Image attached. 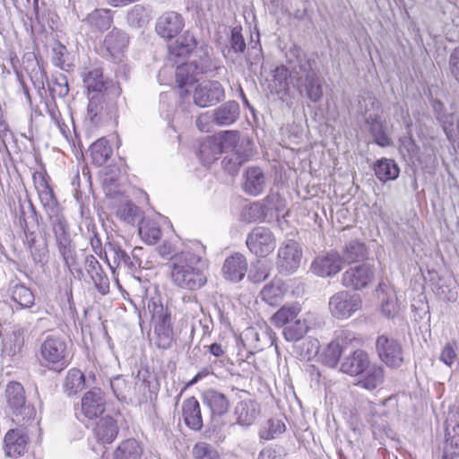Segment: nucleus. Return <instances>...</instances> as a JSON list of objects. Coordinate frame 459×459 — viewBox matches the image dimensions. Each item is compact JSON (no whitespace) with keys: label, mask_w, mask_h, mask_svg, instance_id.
<instances>
[{"label":"nucleus","mask_w":459,"mask_h":459,"mask_svg":"<svg viewBox=\"0 0 459 459\" xmlns=\"http://www.w3.org/2000/svg\"><path fill=\"white\" fill-rule=\"evenodd\" d=\"M106 410L104 393L100 388H92L86 392L81 401V413L89 420L101 416Z\"/></svg>","instance_id":"nucleus-15"},{"label":"nucleus","mask_w":459,"mask_h":459,"mask_svg":"<svg viewBox=\"0 0 459 459\" xmlns=\"http://www.w3.org/2000/svg\"><path fill=\"white\" fill-rule=\"evenodd\" d=\"M127 34L117 28H113L103 40V48L114 62L122 61L124 52L128 47Z\"/></svg>","instance_id":"nucleus-18"},{"label":"nucleus","mask_w":459,"mask_h":459,"mask_svg":"<svg viewBox=\"0 0 459 459\" xmlns=\"http://www.w3.org/2000/svg\"><path fill=\"white\" fill-rule=\"evenodd\" d=\"M377 291L381 300L382 313L387 317L396 316L399 312V305L394 288L387 281H381Z\"/></svg>","instance_id":"nucleus-27"},{"label":"nucleus","mask_w":459,"mask_h":459,"mask_svg":"<svg viewBox=\"0 0 459 459\" xmlns=\"http://www.w3.org/2000/svg\"><path fill=\"white\" fill-rule=\"evenodd\" d=\"M194 88L193 100L200 108L216 105L225 97L224 88L218 81H204L189 88Z\"/></svg>","instance_id":"nucleus-11"},{"label":"nucleus","mask_w":459,"mask_h":459,"mask_svg":"<svg viewBox=\"0 0 459 459\" xmlns=\"http://www.w3.org/2000/svg\"><path fill=\"white\" fill-rule=\"evenodd\" d=\"M117 213L125 222L134 224L139 217V208L132 203H126L117 209Z\"/></svg>","instance_id":"nucleus-53"},{"label":"nucleus","mask_w":459,"mask_h":459,"mask_svg":"<svg viewBox=\"0 0 459 459\" xmlns=\"http://www.w3.org/2000/svg\"><path fill=\"white\" fill-rule=\"evenodd\" d=\"M263 215H264V209L260 204H258L256 203L250 204L247 208V210L244 212V214H243V216L246 218V220H247L249 221H256Z\"/></svg>","instance_id":"nucleus-61"},{"label":"nucleus","mask_w":459,"mask_h":459,"mask_svg":"<svg viewBox=\"0 0 459 459\" xmlns=\"http://www.w3.org/2000/svg\"><path fill=\"white\" fill-rule=\"evenodd\" d=\"M437 295L447 301H455L457 299L456 288H451L449 284H444L437 288Z\"/></svg>","instance_id":"nucleus-63"},{"label":"nucleus","mask_w":459,"mask_h":459,"mask_svg":"<svg viewBox=\"0 0 459 459\" xmlns=\"http://www.w3.org/2000/svg\"><path fill=\"white\" fill-rule=\"evenodd\" d=\"M148 310L152 314L156 334L155 343L158 348L167 350L173 342V330L170 313L162 304L154 300L149 301Z\"/></svg>","instance_id":"nucleus-7"},{"label":"nucleus","mask_w":459,"mask_h":459,"mask_svg":"<svg viewBox=\"0 0 459 459\" xmlns=\"http://www.w3.org/2000/svg\"><path fill=\"white\" fill-rule=\"evenodd\" d=\"M367 256V248L363 242L352 239L347 242L342 247L341 258L345 263H354L362 260Z\"/></svg>","instance_id":"nucleus-41"},{"label":"nucleus","mask_w":459,"mask_h":459,"mask_svg":"<svg viewBox=\"0 0 459 459\" xmlns=\"http://www.w3.org/2000/svg\"><path fill=\"white\" fill-rule=\"evenodd\" d=\"M368 353L360 349L354 350L344 355L341 360L340 371L351 377H358L369 364Z\"/></svg>","instance_id":"nucleus-21"},{"label":"nucleus","mask_w":459,"mask_h":459,"mask_svg":"<svg viewBox=\"0 0 459 459\" xmlns=\"http://www.w3.org/2000/svg\"><path fill=\"white\" fill-rule=\"evenodd\" d=\"M213 121L221 126H228L235 123L239 117V106L234 100L227 101L213 110Z\"/></svg>","instance_id":"nucleus-34"},{"label":"nucleus","mask_w":459,"mask_h":459,"mask_svg":"<svg viewBox=\"0 0 459 459\" xmlns=\"http://www.w3.org/2000/svg\"><path fill=\"white\" fill-rule=\"evenodd\" d=\"M127 20L132 26L143 27L148 22L146 9L140 4L134 5L128 13Z\"/></svg>","instance_id":"nucleus-52"},{"label":"nucleus","mask_w":459,"mask_h":459,"mask_svg":"<svg viewBox=\"0 0 459 459\" xmlns=\"http://www.w3.org/2000/svg\"><path fill=\"white\" fill-rule=\"evenodd\" d=\"M91 278L94 283L95 288L98 291L105 295L109 291V280L108 276L105 274L103 269H100V271L95 272L91 275Z\"/></svg>","instance_id":"nucleus-55"},{"label":"nucleus","mask_w":459,"mask_h":459,"mask_svg":"<svg viewBox=\"0 0 459 459\" xmlns=\"http://www.w3.org/2000/svg\"><path fill=\"white\" fill-rule=\"evenodd\" d=\"M143 449L134 438L123 441L114 452V459H140Z\"/></svg>","instance_id":"nucleus-43"},{"label":"nucleus","mask_w":459,"mask_h":459,"mask_svg":"<svg viewBox=\"0 0 459 459\" xmlns=\"http://www.w3.org/2000/svg\"><path fill=\"white\" fill-rule=\"evenodd\" d=\"M203 402L210 409L212 416L225 414L230 407L227 396L214 389H209L204 393Z\"/></svg>","instance_id":"nucleus-33"},{"label":"nucleus","mask_w":459,"mask_h":459,"mask_svg":"<svg viewBox=\"0 0 459 459\" xmlns=\"http://www.w3.org/2000/svg\"><path fill=\"white\" fill-rule=\"evenodd\" d=\"M273 77L274 91L277 93L287 91L289 90V78H292L290 67L287 68L284 65L277 66L273 71Z\"/></svg>","instance_id":"nucleus-47"},{"label":"nucleus","mask_w":459,"mask_h":459,"mask_svg":"<svg viewBox=\"0 0 459 459\" xmlns=\"http://www.w3.org/2000/svg\"><path fill=\"white\" fill-rule=\"evenodd\" d=\"M141 251V247H135L133 251L132 256H129L118 244L108 242L105 246V257L113 273H115L116 270L120 267L134 271L141 266V260L138 258V252Z\"/></svg>","instance_id":"nucleus-9"},{"label":"nucleus","mask_w":459,"mask_h":459,"mask_svg":"<svg viewBox=\"0 0 459 459\" xmlns=\"http://www.w3.org/2000/svg\"><path fill=\"white\" fill-rule=\"evenodd\" d=\"M302 251L294 240H287L282 243L277 255V266L282 273H294L300 265Z\"/></svg>","instance_id":"nucleus-13"},{"label":"nucleus","mask_w":459,"mask_h":459,"mask_svg":"<svg viewBox=\"0 0 459 459\" xmlns=\"http://www.w3.org/2000/svg\"><path fill=\"white\" fill-rule=\"evenodd\" d=\"M285 288L281 281H273L266 284L260 292L262 299L270 306H278L285 294Z\"/></svg>","instance_id":"nucleus-37"},{"label":"nucleus","mask_w":459,"mask_h":459,"mask_svg":"<svg viewBox=\"0 0 459 459\" xmlns=\"http://www.w3.org/2000/svg\"><path fill=\"white\" fill-rule=\"evenodd\" d=\"M456 350L457 346L455 343H446L440 352L439 360L445 365L452 367L457 357Z\"/></svg>","instance_id":"nucleus-57"},{"label":"nucleus","mask_w":459,"mask_h":459,"mask_svg":"<svg viewBox=\"0 0 459 459\" xmlns=\"http://www.w3.org/2000/svg\"><path fill=\"white\" fill-rule=\"evenodd\" d=\"M217 143L215 136L208 137L199 146L198 156L204 165H210L216 160L221 154V147Z\"/></svg>","instance_id":"nucleus-40"},{"label":"nucleus","mask_w":459,"mask_h":459,"mask_svg":"<svg viewBox=\"0 0 459 459\" xmlns=\"http://www.w3.org/2000/svg\"><path fill=\"white\" fill-rule=\"evenodd\" d=\"M12 299L21 308L31 307L35 300L32 291L23 285L14 286L12 292Z\"/></svg>","instance_id":"nucleus-48"},{"label":"nucleus","mask_w":459,"mask_h":459,"mask_svg":"<svg viewBox=\"0 0 459 459\" xmlns=\"http://www.w3.org/2000/svg\"><path fill=\"white\" fill-rule=\"evenodd\" d=\"M212 48L202 43L193 49L190 55V61L182 63L176 67V82L178 87L185 91L186 94L190 92L194 83L196 82V76L206 74L216 68L212 59Z\"/></svg>","instance_id":"nucleus-5"},{"label":"nucleus","mask_w":459,"mask_h":459,"mask_svg":"<svg viewBox=\"0 0 459 459\" xmlns=\"http://www.w3.org/2000/svg\"><path fill=\"white\" fill-rule=\"evenodd\" d=\"M302 306L299 302L287 303L272 316L275 327L283 328L282 335L288 342L301 340L310 330L321 325L319 316L314 312L301 314Z\"/></svg>","instance_id":"nucleus-4"},{"label":"nucleus","mask_w":459,"mask_h":459,"mask_svg":"<svg viewBox=\"0 0 459 459\" xmlns=\"http://www.w3.org/2000/svg\"><path fill=\"white\" fill-rule=\"evenodd\" d=\"M33 182L39 201L51 222L58 251L65 265L70 268L74 264L75 249L72 244L67 222L61 213L59 204L46 176L36 172L33 174Z\"/></svg>","instance_id":"nucleus-1"},{"label":"nucleus","mask_w":459,"mask_h":459,"mask_svg":"<svg viewBox=\"0 0 459 459\" xmlns=\"http://www.w3.org/2000/svg\"><path fill=\"white\" fill-rule=\"evenodd\" d=\"M82 82L87 89L89 95H100L103 91L113 96H119L121 89L112 81H105L103 72L100 68H95L83 73Z\"/></svg>","instance_id":"nucleus-14"},{"label":"nucleus","mask_w":459,"mask_h":459,"mask_svg":"<svg viewBox=\"0 0 459 459\" xmlns=\"http://www.w3.org/2000/svg\"><path fill=\"white\" fill-rule=\"evenodd\" d=\"M285 431L284 423L277 419H272L267 421V425L259 432L262 439L270 440L275 438L278 435Z\"/></svg>","instance_id":"nucleus-49"},{"label":"nucleus","mask_w":459,"mask_h":459,"mask_svg":"<svg viewBox=\"0 0 459 459\" xmlns=\"http://www.w3.org/2000/svg\"><path fill=\"white\" fill-rule=\"evenodd\" d=\"M290 74L299 94L316 103L323 98V86L316 68V60L308 57L300 48H291L286 55Z\"/></svg>","instance_id":"nucleus-3"},{"label":"nucleus","mask_w":459,"mask_h":459,"mask_svg":"<svg viewBox=\"0 0 459 459\" xmlns=\"http://www.w3.org/2000/svg\"><path fill=\"white\" fill-rule=\"evenodd\" d=\"M39 363L50 370L60 372L69 365V351L65 341L57 335H48L40 343Z\"/></svg>","instance_id":"nucleus-6"},{"label":"nucleus","mask_w":459,"mask_h":459,"mask_svg":"<svg viewBox=\"0 0 459 459\" xmlns=\"http://www.w3.org/2000/svg\"><path fill=\"white\" fill-rule=\"evenodd\" d=\"M253 152L240 146L239 153H228L223 160L222 167L230 174L235 175L239 170L242 164L247 161L252 156Z\"/></svg>","instance_id":"nucleus-38"},{"label":"nucleus","mask_w":459,"mask_h":459,"mask_svg":"<svg viewBox=\"0 0 459 459\" xmlns=\"http://www.w3.org/2000/svg\"><path fill=\"white\" fill-rule=\"evenodd\" d=\"M118 425L116 419L107 415L99 420L94 429L97 438L102 443H112L118 434Z\"/></svg>","instance_id":"nucleus-36"},{"label":"nucleus","mask_w":459,"mask_h":459,"mask_svg":"<svg viewBox=\"0 0 459 459\" xmlns=\"http://www.w3.org/2000/svg\"><path fill=\"white\" fill-rule=\"evenodd\" d=\"M85 384L84 375L77 368L70 369L64 382V392L71 396L82 390Z\"/></svg>","instance_id":"nucleus-45"},{"label":"nucleus","mask_w":459,"mask_h":459,"mask_svg":"<svg viewBox=\"0 0 459 459\" xmlns=\"http://www.w3.org/2000/svg\"><path fill=\"white\" fill-rule=\"evenodd\" d=\"M4 451L9 457L22 455L28 446L29 437L23 429H13L4 436Z\"/></svg>","instance_id":"nucleus-22"},{"label":"nucleus","mask_w":459,"mask_h":459,"mask_svg":"<svg viewBox=\"0 0 459 459\" xmlns=\"http://www.w3.org/2000/svg\"><path fill=\"white\" fill-rule=\"evenodd\" d=\"M349 332L342 331L325 348L323 353V362L330 368H335L341 363V357L345 351V341L350 337Z\"/></svg>","instance_id":"nucleus-28"},{"label":"nucleus","mask_w":459,"mask_h":459,"mask_svg":"<svg viewBox=\"0 0 459 459\" xmlns=\"http://www.w3.org/2000/svg\"><path fill=\"white\" fill-rule=\"evenodd\" d=\"M182 417L186 425L193 430H200L203 427V418L198 401L190 397L183 402Z\"/></svg>","instance_id":"nucleus-31"},{"label":"nucleus","mask_w":459,"mask_h":459,"mask_svg":"<svg viewBox=\"0 0 459 459\" xmlns=\"http://www.w3.org/2000/svg\"><path fill=\"white\" fill-rule=\"evenodd\" d=\"M185 26L184 19L178 13H164L156 22L157 33L164 39H172L178 35Z\"/></svg>","instance_id":"nucleus-19"},{"label":"nucleus","mask_w":459,"mask_h":459,"mask_svg":"<svg viewBox=\"0 0 459 459\" xmlns=\"http://www.w3.org/2000/svg\"><path fill=\"white\" fill-rule=\"evenodd\" d=\"M196 47V40L189 32L185 33L181 38L169 46L168 61L172 65H180V59H184L192 54L193 49Z\"/></svg>","instance_id":"nucleus-23"},{"label":"nucleus","mask_w":459,"mask_h":459,"mask_svg":"<svg viewBox=\"0 0 459 459\" xmlns=\"http://www.w3.org/2000/svg\"><path fill=\"white\" fill-rule=\"evenodd\" d=\"M114 19V12L108 8H97L91 12L83 20L93 31L103 32L108 30Z\"/></svg>","instance_id":"nucleus-30"},{"label":"nucleus","mask_w":459,"mask_h":459,"mask_svg":"<svg viewBox=\"0 0 459 459\" xmlns=\"http://www.w3.org/2000/svg\"><path fill=\"white\" fill-rule=\"evenodd\" d=\"M358 385L367 390H374L384 381V369L382 367L369 362L367 369L359 373Z\"/></svg>","instance_id":"nucleus-35"},{"label":"nucleus","mask_w":459,"mask_h":459,"mask_svg":"<svg viewBox=\"0 0 459 459\" xmlns=\"http://www.w3.org/2000/svg\"><path fill=\"white\" fill-rule=\"evenodd\" d=\"M376 348L379 358L389 367L398 368L403 362L401 345L385 335L377 338Z\"/></svg>","instance_id":"nucleus-17"},{"label":"nucleus","mask_w":459,"mask_h":459,"mask_svg":"<svg viewBox=\"0 0 459 459\" xmlns=\"http://www.w3.org/2000/svg\"><path fill=\"white\" fill-rule=\"evenodd\" d=\"M103 109V105L100 99V95H92L89 97V104H88V115L91 121L97 122L98 116L100 114Z\"/></svg>","instance_id":"nucleus-59"},{"label":"nucleus","mask_w":459,"mask_h":459,"mask_svg":"<svg viewBox=\"0 0 459 459\" xmlns=\"http://www.w3.org/2000/svg\"><path fill=\"white\" fill-rule=\"evenodd\" d=\"M247 272V261L246 257L239 253H235L226 258L222 266L224 277L234 282L240 281Z\"/></svg>","instance_id":"nucleus-26"},{"label":"nucleus","mask_w":459,"mask_h":459,"mask_svg":"<svg viewBox=\"0 0 459 459\" xmlns=\"http://www.w3.org/2000/svg\"><path fill=\"white\" fill-rule=\"evenodd\" d=\"M446 425L442 459H455L459 456V420L448 418Z\"/></svg>","instance_id":"nucleus-25"},{"label":"nucleus","mask_w":459,"mask_h":459,"mask_svg":"<svg viewBox=\"0 0 459 459\" xmlns=\"http://www.w3.org/2000/svg\"><path fill=\"white\" fill-rule=\"evenodd\" d=\"M374 170L377 178L383 182L397 178L400 172L395 161L385 158L377 162Z\"/></svg>","instance_id":"nucleus-42"},{"label":"nucleus","mask_w":459,"mask_h":459,"mask_svg":"<svg viewBox=\"0 0 459 459\" xmlns=\"http://www.w3.org/2000/svg\"><path fill=\"white\" fill-rule=\"evenodd\" d=\"M91 154L93 163L98 166L103 165L111 156L112 148L108 141L102 137L94 142L91 146Z\"/></svg>","instance_id":"nucleus-46"},{"label":"nucleus","mask_w":459,"mask_h":459,"mask_svg":"<svg viewBox=\"0 0 459 459\" xmlns=\"http://www.w3.org/2000/svg\"><path fill=\"white\" fill-rule=\"evenodd\" d=\"M194 459H221L215 447L206 442H198L192 451Z\"/></svg>","instance_id":"nucleus-50"},{"label":"nucleus","mask_w":459,"mask_h":459,"mask_svg":"<svg viewBox=\"0 0 459 459\" xmlns=\"http://www.w3.org/2000/svg\"><path fill=\"white\" fill-rule=\"evenodd\" d=\"M449 63L453 76L459 82V48H455L451 54Z\"/></svg>","instance_id":"nucleus-64"},{"label":"nucleus","mask_w":459,"mask_h":459,"mask_svg":"<svg viewBox=\"0 0 459 459\" xmlns=\"http://www.w3.org/2000/svg\"><path fill=\"white\" fill-rule=\"evenodd\" d=\"M365 122L368 125L370 134L377 145L382 147L391 145L392 140L388 135L386 124L377 113H370L366 117Z\"/></svg>","instance_id":"nucleus-32"},{"label":"nucleus","mask_w":459,"mask_h":459,"mask_svg":"<svg viewBox=\"0 0 459 459\" xmlns=\"http://www.w3.org/2000/svg\"><path fill=\"white\" fill-rule=\"evenodd\" d=\"M375 279V268L369 264H361L348 268L342 275V284L354 290L367 288Z\"/></svg>","instance_id":"nucleus-12"},{"label":"nucleus","mask_w":459,"mask_h":459,"mask_svg":"<svg viewBox=\"0 0 459 459\" xmlns=\"http://www.w3.org/2000/svg\"><path fill=\"white\" fill-rule=\"evenodd\" d=\"M67 54V49L65 46L61 44H57L56 47L53 48V56H52V62L53 64L60 67L61 69L65 68V55Z\"/></svg>","instance_id":"nucleus-60"},{"label":"nucleus","mask_w":459,"mask_h":459,"mask_svg":"<svg viewBox=\"0 0 459 459\" xmlns=\"http://www.w3.org/2000/svg\"><path fill=\"white\" fill-rule=\"evenodd\" d=\"M216 138L221 153H239L240 146L253 152V142L248 138H241L237 131H226Z\"/></svg>","instance_id":"nucleus-24"},{"label":"nucleus","mask_w":459,"mask_h":459,"mask_svg":"<svg viewBox=\"0 0 459 459\" xmlns=\"http://www.w3.org/2000/svg\"><path fill=\"white\" fill-rule=\"evenodd\" d=\"M241 27H234L231 30V36L230 39V50L235 53L241 54L246 49V42L241 34Z\"/></svg>","instance_id":"nucleus-54"},{"label":"nucleus","mask_w":459,"mask_h":459,"mask_svg":"<svg viewBox=\"0 0 459 459\" xmlns=\"http://www.w3.org/2000/svg\"><path fill=\"white\" fill-rule=\"evenodd\" d=\"M54 96L65 97L69 93L68 82L65 76L56 77L50 88Z\"/></svg>","instance_id":"nucleus-58"},{"label":"nucleus","mask_w":459,"mask_h":459,"mask_svg":"<svg viewBox=\"0 0 459 459\" xmlns=\"http://www.w3.org/2000/svg\"><path fill=\"white\" fill-rule=\"evenodd\" d=\"M342 262L337 252H330L317 256L311 264V270L317 276L330 277L342 270Z\"/></svg>","instance_id":"nucleus-20"},{"label":"nucleus","mask_w":459,"mask_h":459,"mask_svg":"<svg viewBox=\"0 0 459 459\" xmlns=\"http://www.w3.org/2000/svg\"><path fill=\"white\" fill-rule=\"evenodd\" d=\"M91 278L94 283L95 288L98 291L105 295L109 291V280L108 276L105 274L103 269H100V271L95 272L91 275Z\"/></svg>","instance_id":"nucleus-56"},{"label":"nucleus","mask_w":459,"mask_h":459,"mask_svg":"<svg viewBox=\"0 0 459 459\" xmlns=\"http://www.w3.org/2000/svg\"><path fill=\"white\" fill-rule=\"evenodd\" d=\"M5 394L8 406L16 416H22L23 419L31 417L33 410L27 405L25 391L20 383L8 384Z\"/></svg>","instance_id":"nucleus-16"},{"label":"nucleus","mask_w":459,"mask_h":459,"mask_svg":"<svg viewBox=\"0 0 459 459\" xmlns=\"http://www.w3.org/2000/svg\"><path fill=\"white\" fill-rule=\"evenodd\" d=\"M379 108V103L377 99L371 95H368L363 99V101H359V109L361 113L367 115L368 112L375 111Z\"/></svg>","instance_id":"nucleus-62"},{"label":"nucleus","mask_w":459,"mask_h":459,"mask_svg":"<svg viewBox=\"0 0 459 459\" xmlns=\"http://www.w3.org/2000/svg\"><path fill=\"white\" fill-rule=\"evenodd\" d=\"M329 311L337 319H347L361 307L359 295L341 290L329 299Z\"/></svg>","instance_id":"nucleus-8"},{"label":"nucleus","mask_w":459,"mask_h":459,"mask_svg":"<svg viewBox=\"0 0 459 459\" xmlns=\"http://www.w3.org/2000/svg\"><path fill=\"white\" fill-rule=\"evenodd\" d=\"M269 266L268 264L261 260H256L252 264V267L248 273V278L255 283H259L264 281L269 276Z\"/></svg>","instance_id":"nucleus-51"},{"label":"nucleus","mask_w":459,"mask_h":459,"mask_svg":"<svg viewBox=\"0 0 459 459\" xmlns=\"http://www.w3.org/2000/svg\"><path fill=\"white\" fill-rule=\"evenodd\" d=\"M266 178L264 171L258 167L247 168L244 173L243 190L250 195L256 196L265 188Z\"/></svg>","instance_id":"nucleus-29"},{"label":"nucleus","mask_w":459,"mask_h":459,"mask_svg":"<svg viewBox=\"0 0 459 459\" xmlns=\"http://www.w3.org/2000/svg\"><path fill=\"white\" fill-rule=\"evenodd\" d=\"M246 244L251 253L265 257L274 250L276 238L270 229L255 227L248 233Z\"/></svg>","instance_id":"nucleus-10"},{"label":"nucleus","mask_w":459,"mask_h":459,"mask_svg":"<svg viewBox=\"0 0 459 459\" xmlns=\"http://www.w3.org/2000/svg\"><path fill=\"white\" fill-rule=\"evenodd\" d=\"M235 414L240 425L249 426L257 416V405L252 400L241 401L235 408Z\"/></svg>","instance_id":"nucleus-39"},{"label":"nucleus","mask_w":459,"mask_h":459,"mask_svg":"<svg viewBox=\"0 0 459 459\" xmlns=\"http://www.w3.org/2000/svg\"><path fill=\"white\" fill-rule=\"evenodd\" d=\"M138 232L141 238L147 244H155L161 237L158 223L150 219H143L139 224Z\"/></svg>","instance_id":"nucleus-44"},{"label":"nucleus","mask_w":459,"mask_h":459,"mask_svg":"<svg viewBox=\"0 0 459 459\" xmlns=\"http://www.w3.org/2000/svg\"><path fill=\"white\" fill-rule=\"evenodd\" d=\"M204 247L199 243L175 254L169 263L170 280L180 289L196 290L205 285Z\"/></svg>","instance_id":"nucleus-2"}]
</instances>
